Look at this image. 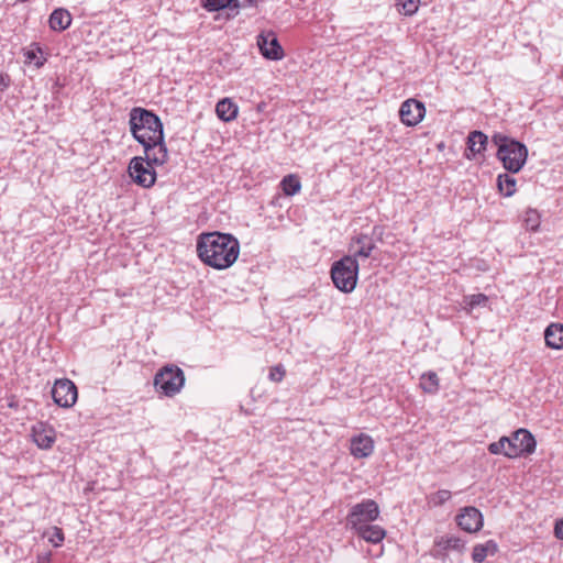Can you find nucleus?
<instances>
[{"mask_svg": "<svg viewBox=\"0 0 563 563\" xmlns=\"http://www.w3.org/2000/svg\"><path fill=\"white\" fill-rule=\"evenodd\" d=\"M554 533L556 538L563 540V518L556 521Z\"/></svg>", "mask_w": 563, "mask_h": 563, "instance_id": "72a5a7b5", "label": "nucleus"}, {"mask_svg": "<svg viewBox=\"0 0 563 563\" xmlns=\"http://www.w3.org/2000/svg\"><path fill=\"white\" fill-rule=\"evenodd\" d=\"M451 498V492L446 489L438 490L434 494L428 496V505L431 507H438L443 505L446 500Z\"/></svg>", "mask_w": 563, "mask_h": 563, "instance_id": "bb28decb", "label": "nucleus"}, {"mask_svg": "<svg viewBox=\"0 0 563 563\" xmlns=\"http://www.w3.org/2000/svg\"><path fill=\"white\" fill-rule=\"evenodd\" d=\"M516 178L509 174H500L497 177L498 189L505 197H511L516 192Z\"/></svg>", "mask_w": 563, "mask_h": 563, "instance_id": "b1692460", "label": "nucleus"}, {"mask_svg": "<svg viewBox=\"0 0 563 563\" xmlns=\"http://www.w3.org/2000/svg\"><path fill=\"white\" fill-rule=\"evenodd\" d=\"M9 85H10L9 76L0 73V87H1V90H3L4 88L9 87Z\"/></svg>", "mask_w": 563, "mask_h": 563, "instance_id": "f704fd0d", "label": "nucleus"}, {"mask_svg": "<svg viewBox=\"0 0 563 563\" xmlns=\"http://www.w3.org/2000/svg\"><path fill=\"white\" fill-rule=\"evenodd\" d=\"M238 106L229 98L221 99L216 106L218 118L224 122L234 120L238 115Z\"/></svg>", "mask_w": 563, "mask_h": 563, "instance_id": "412c9836", "label": "nucleus"}, {"mask_svg": "<svg viewBox=\"0 0 563 563\" xmlns=\"http://www.w3.org/2000/svg\"><path fill=\"white\" fill-rule=\"evenodd\" d=\"M523 221L527 230L536 231L540 225V216L537 210L529 209Z\"/></svg>", "mask_w": 563, "mask_h": 563, "instance_id": "cd10ccee", "label": "nucleus"}, {"mask_svg": "<svg viewBox=\"0 0 563 563\" xmlns=\"http://www.w3.org/2000/svg\"><path fill=\"white\" fill-rule=\"evenodd\" d=\"M77 387L67 379H57L52 388V397L56 405L63 408H70L77 400Z\"/></svg>", "mask_w": 563, "mask_h": 563, "instance_id": "9d476101", "label": "nucleus"}, {"mask_svg": "<svg viewBox=\"0 0 563 563\" xmlns=\"http://www.w3.org/2000/svg\"><path fill=\"white\" fill-rule=\"evenodd\" d=\"M488 137L482 131H473L467 137L465 156L467 158L475 157L477 154L483 153L486 150Z\"/></svg>", "mask_w": 563, "mask_h": 563, "instance_id": "f3484780", "label": "nucleus"}, {"mask_svg": "<svg viewBox=\"0 0 563 563\" xmlns=\"http://www.w3.org/2000/svg\"><path fill=\"white\" fill-rule=\"evenodd\" d=\"M32 437L35 444L43 450L51 449L56 440L55 430L42 422L32 428Z\"/></svg>", "mask_w": 563, "mask_h": 563, "instance_id": "2eb2a0df", "label": "nucleus"}, {"mask_svg": "<svg viewBox=\"0 0 563 563\" xmlns=\"http://www.w3.org/2000/svg\"><path fill=\"white\" fill-rule=\"evenodd\" d=\"M144 148L146 164L150 165H164L168 159V151L164 142V137L158 141L148 142L142 145Z\"/></svg>", "mask_w": 563, "mask_h": 563, "instance_id": "ddd939ff", "label": "nucleus"}, {"mask_svg": "<svg viewBox=\"0 0 563 563\" xmlns=\"http://www.w3.org/2000/svg\"><path fill=\"white\" fill-rule=\"evenodd\" d=\"M379 516V507L377 503L373 499H366L362 503L354 505L347 517L346 525L356 530L362 526L369 525Z\"/></svg>", "mask_w": 563, "mask_h": 563, "instance_id": "6e6552de", "label": "nucleus"}, {"mask_svg": "<svg viewBox=\"0 0 563 563\" xmlns=\"http://www.w3.org/2000/svg\"><path fill=\"white\" fill-rule=\"evenodd\" d=\"M493 143L497 146V158L509 173L516 174L522 169L527 162V146L507 135L496 133Z\"/></svg>", "mask_w": 563, "mask_h": 563, "instance_id": "20e7f679", "label": "nucleus"}, {"mask_svg": "<svg viewBox=\"0 0 563 563\" xmlns=\"http://www.w3.org/2000/svg\"><path fill=\"white\" fill-rule=\"evenodd\" d=\"M405 15H412L418 10L419 0H397Z\"/></svg>", "mask_w": 563, "mask_h": 563, "instance_id": "c756f323", "label": "nucleus"}, {"mask_svg": "<svg viewBox=\"0 0 563 563\" xmlns=\"http://www.w3.org/2000/svg\"><path fill=\"white\" fill-rule=\"evenodd\" d=\"M286 371L283 365L278 364L269 368L268 378L274 383H279L283 380Z\"/></svg>", "mask_w": 563, "mask_h": 563, "instance_id": "7c9ffc66", "label": "nucleus"}, {"mask_svg": "<svg viewBox=\"0 0 563 563\" xmlns=\"http://www.w3.org/2000/svg\"><path fill=\"white\" fill-rule=\"evenodd\" d=\"M49 541L53 543L54 547H60L64 542V533L60 528L54 527L53 528V534L49 538Z\"/></svg>", "mask_w": 563, "mask_h": 563, "instance_id": "473e14b6", "label": "nucleus"}, {"mask_svg": "<svg viewBox=\"0 0 563 563\" xmlns=\"http://www.w3.org/2000/svg\"><path fill=\"white\" fill-rule=\"evenodd\" d=\"M483 515L475 507H465L460 509V529L473 533L483 527Z\"/></svg>", "mask_w": 563, "mask_h": 563, "instance_id": "4468645a", "label": "nucleus"}, {"mask_svg": "<svg viewBox=\"0 0 563 563\" xmlns=\"http://www.w3.org/2000/svg\"><path fill=\"white\" fill-rule=\"evenodd\" d=\"M71 21V14L66 9L58 8L51 13L48 24L53 31L62 32L70 26Z\"/></svg>", "mask_w": 563, "mask_h": 563, "instance_id": "a211bd4d", "label": "nucleus"}, {"mask_svg": "<svg viewBox=\"0 0 563 563\" xmlns=\"http://www.w3.org/2000/svg\"><path fill=\"white\" fill-rule=\"evenodd\" d=\"M437 547L440 550H455L457 548V538L451 537V538H441L437 540L435 542Z\"/></svg>", "mask_w": 563, "mask_h": 563, "instance_id": "2f4dec72", "label": "nucleus"}, {"mask_svg": "<svg viewBox=\"0 0 563 563\" xmlns=\"http://www.w3.org/2000/svg\"><path fill=\"white\" fill-rule=\"evenodd\" d=\"M48 561H49L48 555L40 556L38 558V563H48Z\"/></svg>", "mask_w": 563, "mask_h": 563, "instance_id": "c9c22d12", "label": "nucleus"}, {"mask_svg": "<svg viewBox=\"0 0 563 563\" xmlns=\"http://www.w3.org/2000/svg\"><path fill=\"white\" fill-rule=\"evenodd\" d=\"M384 235V227H373L372 233H358L351 238L349 243V253L346 256L354 257L355 261L358 258L371 257L374 250H376V242H382Z\"/></svg>", "mask_w": 563, "mask_h": 563, "instance_id": "423d86ee", "label": "nucleus"}, {"mask_svg": "<svg viewBox=\"0 0 563 563\" xmlns=\"http://www.w3.org/2000/svg\"><path fill=\"white\" fill-rule=\"evenodd\" d=\"M246 2L249 5H254L257 2V0H246Z\"/></svg>", "mask_w": 563, "mask_h": 563, "instance_id": "4c0bfd02", "label": "nucleus"}, {"mask_svg": "<svg viewBox=\"0 0 563 563\" xmlns=\"http://www.w3.org/2000/svg\"><path fill=\"white\" fill-rule=\"evenodd\" d=\"M537 441L527 429H519L511 437H501L498 441L488 445L492 454H504L509 459L534 453Z\"/></svg>", "mask_w": 563, "mask_h": 563, "instance_id": "7ed1b4c3", "label": "nucleus"}, {"mask_svg": "<svg viewBox=\"0 0 563 563\" xmlns=\"http://www.w3.org/2000/svg\"><path fill=\"white\" fill-rule=\"evenodd\" d=\"M498 551L497 543L488 540L483 544H476L473 548L472 559L476 563H482L488 555H494Z\"/></svg>", "mask_w": 563, "mask_h": 563, "instance_id": "4be33fe9", "label": "nucleus"}, {"mask_svg": "<svg viewBox=\"0 0 563 563\" xmlns=\"http://www.w3.org/2000/svg\"><path fill=\"white\" fill-rule=\"evenodd\" d=\"M544 340L550 349H563V324L551 323L544 331Z\"/></svg>", "mask_w": 563, "mask_h": 563, "instance_id": "6ab92c4d", "label": "nucleus"}, {"mask_svg": "<svg viewBox=\"0 0 563 563\" xmlns=\"http://www.w3.org/2000/svg\"><path fill=\"white\" fill-rule=\"evenodd\" d=\"M129 174L131 178L140 186L150 188L155 184L156 173L153 165H147L142 156H135L129 164Z\"/></svg>", "mask_w": 563, "mask_h": 563, "instance_id": "1a4fd4ad", "label": "nucleus"}, {"mask_svg": "<svg viewBox=\"0 0 563 563\" xmlns=\"http://www.w3.org/2000/svg\"><path fill=\"white\" fill-rule=\"evenodd\" d=\"M35 65H36L37 67H40V66H42V65H43V62H36V63H35Z\"/></svg>", "mask_w": 563, "mask_h": 563, "instance_id": "58836bf2", "label": "nucleus"}, {"mask_svg": "<svg viewBox=\"0 0 563 563\" xmlns=\"http://www.w3.org/2000/svg\"><path fill=\"white\" fill-rule=\"evenodd\" d=\"M129 125L132 136L141 144L158 141L164 137L163 123L158 115L144 108L130 111Z\"/></svg>", "mask_w": 563, "mask_h": 563, "instance_id": "f03ea898", "label": "nucleus"}, {"mask_svg": "<svg viewBox=\"0 0 563 563\" xmlns=\"http://www.w3.org/2000/svg\"><path fill=\"white\" fill-rule=\"evenodd\" d=\"M184 384V372L176 365L164 366L154 378L156 390L167 397H173L178 394Z\"/></svg>", "mask_w": 563, "mask_h": 563, "instance_id": "0eeeda50", "label": "nucleus"}, {"mask_svg": "<svg viewBox=\"0 0 563 563\" xmlns=\"http://www.w3.org/2000/svg\"><path fill=\"white\" fill-rule=\"evenodd\" d=\"M282 189L286 196H294L301 189V183L296 175H287L280 181Z\"/></svg>", "mask_w": 563, "mask_h": 563, "instance_id": "393cba45", "label": "nucleus"}, {"mask_svg": "<svg viewBox=\"0 0 563 563\" xmlns=\"http://www.w3.org/2000/svg\"><path fill=\"white\" fill-rule=\"evenodd\" d=\"M424 104L416 99H408L400 106V120L407 126L417 125L424 117Z\"/></svg>", "mask_w": 563, "mask_h": 563, "instance_id": "9b49d317", "label": "nucleus"}, {"mask_svg": "<svg viewBox=\"0 0 563 563\" xmlns=\"http://www.w3.org/2000/svg\"><path fill=\"white\" fill-rule=\"evenodd\" d=\"M233 0H201L202 7L208 11H219L231 4Z\"/></svg>", "mask_w": 563, "mask_h": 563, "instance_id": "c85d7f7f", "label": "nucleus"}, {"mask_svg": "<svg viewBox=\"0 0 563 563\" xmlns=\"http://www.w3.org/2000/svg\"><path fill=\"white\" fill-rule=\"evenodd\" d=\"M27 59L32 60L36 57L35 53L33 51H30L26 53Z\"/></svg>", "mask_w": 563, "mask_h": 563, "instance_id": "e433bc0d", "label": "nucleus"}, {"mask_svg": "<svg viewBox=\"0 0 563 563\" xmlns=\"http://www.w3.org/2000/svg\"><path fill=\"white\" fill-rule=\"evenodd\" d=\"M197 253L206 265L216 269H225L238 260L240 243L230 233L218 231L201 233L197 240Z\"/></svg>", "mask_w": 563, "mask_h": 563, "instance_id": "f257e3e1", "label": "nucleus"}, {"mask_svg": "<svg viewBox=\"0 0 563 563\" xmlns=\"http://www.w3.org/2000/svg\"><path fill=\"white\" fill-rule=\"evenodd\" d=\"M360 265L352 256L344 255L331 266V278L342 292H352L357 284Z\"/></svg>", "mask_w": 563, "mask_h": 563, "instance_id": "39448f33", "label": "nucleus"}, {"mask_svg": "<svg viewBox=\"0 0 563 563\" xmlns=\"http://www.w3.org/2000/svg\"><path fill=\"white\" fill-rule=\"evenodd\" d=\"M357 536L371 543H379L386 536V531L377 525H365L354 530Z\"/></svg>", "mask_w": 563, "mask_h": 563, "instance_id": "aec40b11", "label": "nucleus"}, {"mask_svg": "<svg viewBox=\"0 0 563 563\" xmlns=\"http://www.w3.org/2000/svg\"><path fill=\"white\" fill-rule=\"evenodd\" d=\"M350 450L356 459L368 457L374 451V441L369 435L361 433L351 439Z\"/></svg>", "mask_w": 563, "mask_h": 563, "instance_id": "dca6fc26", "label": "nucleus"}, {"mask_svg": "<svg viewBox=\"0 0 563 563\" xmlns=\"http://www.w3.org/2000/svg\"><path fill=\"white\" fill-rule=\"evenodd\" d=\"M438 376L433 372H429L427 374H423L420 378V387L426 393H435L438 390Z\"/></svg>", "mask_w": 563, "mask_h": 563, "instance_id": "a878e982", "label": "nucleus"}, {"mask_svg": "<svg viewBox=\"0 0 563 563\" xmlns=\"http://www.w3.org/2000/svg\"><path fill=\"white\" fill-rule=\"evenodd\" d=\"M464 303V310L470 314H474V312H479L482 309L487 308L488 297L484 294L466 296Z\"/></svg>", "mask_w": 563, "mask_h": 563, "instance_id": "5701e85b", "label": "nucleus"}, {"mask_svg": "<svg viewBox=\"0 0 563 563\" xmlns=\"http://www.w3.org/2000/svg\"><path fill=\"white\" fill-rule=\"evenodd\" d=\"M257 45L264 57L272 60H279L284 57V51L275 33L263 32L257 37Z\"/></svg>", "mask_w": 563, "mask_h": 563, "instance_id": "f8f14e48", "label": "nucleus"}]
</instances>
